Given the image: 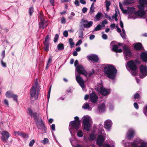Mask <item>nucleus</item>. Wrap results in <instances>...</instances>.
<instances>
[{
	"instance_id": "f257e3e1",
	"label": "nucleus",
	"mask_w": 147,
	"mask_h": 147,
	"mask_svg": "<svg viewBox=\"0 0 147 147\" xmlns=\"http://www.w3.org/2000/svg\"><path fill=\"white\" fill-rule=\"evenodd\" d=\"M104 71L106 76L112 80L115 78L117 72L115 68L109 64L105 65Z\"/></svg>"
},
{
	"instance_id": "f03ea898",
	"label": "nucleus",
	"mask_w": 147,
	"mask_h": 147,
	"mask_svg": "<svg viewBox=\"0 0 147 147\" xmlns=\"http://www.w3.org/2000/svg\"><path fill=\"white\" fill-rule=\"evenodd\" d=\"M40 87L37 82H35L34 84L31 87L30 95L31 98H34L35 100L37 99L40 91Z\"/></svg>"
},
{
	"instance_id": "7ed1b4c3",
	"label": "nucleus",
	"mask_w": 147,
	"mask_h": 147,
	"mask_svg": "<svg viewBox=\"0 0 147 147\" xmlns=\"http://www.w3.org/2000/svg\"><path fill=\"white\" fill-rule=\"evenodd\" d=\"M83 123L84 129L87 131L90 130L91 125L92 123L91 117L88 115L84 116L83 117Z\"/></svg>"
},
{
	"instance_id": "20e7f679",
	"label": "nucleus",
	"mask_w": 147,
	"mask_h": 147,
	"mask_svg": "<svg viewBox=\"0 0 147 147\" xmlns=\"http://www.w3.org/2000/svg\"><path fill=\"white\" fill-rule=\"evenodd\" d=\"M74 119L76 120L75 121H71L69 123V126L70 128L69 129V130L71 135H72V129H74L78 130L80 125V122L79 120L78 117L76 116L74 117Z\"/></svg>"
},
{
	"instance_id": "39448f33",
	"label": "nucleus",
	"mask_w": 147,
	"mask_h": 147,
	"mask_svg": "<svg viewBox=\"0 0 147 147\" xmlns=\"http://www.w3.org/2000/svg\"><path fill=\"white\" fill-rule=\"evenodd\" d=\"M126 66V67L127 66L131 70V73L133 76H135L137 74L138 72L137 67L135 62L133 60H131L128 61Z\"/></svg>"
},
{
	"instance_id": "423d86ee",
	"label": "nucleus",
	"mask_w": 147,
	"mask_h": 147,
	"mask_svg": "<svg viewBox=\"0 0 147 147\" xmlns=\"http://www.w3.org/2000/svg\"><path fill=\"white\" fill-rule=\"evenodd\" d=\"M95 89L99 93L104 96L109 95L111 92L110 89L105 88L103 86L102 84H98L95 88Z\"/></svg>"
},
{
	"instance_id": "0eeeda50",
	"label": "nucleus",
	"mask_w": 147,
	"mask_h": 147,
	"mask_svg": "<svg viewBox=\"0 0 147 147\" xmlns=\"http://www.w3.org/2000/svg\"><path fill=\"white\" fill-rule=\"evenodd\" d=\"M34 120L37 128L41 130L42 131L45 132L46 131V128L42 120L38 117Z\"/></svg>"
},
{
	"instance_id": "6e6552de",
	"label": "nucleus",
	"mask_w": 147,
	"mask_h": 147,
	"mask_svg": "<svg viewBox=\"0 0 147 147\" xmlns=\"http://www.w3.org/2000/svg\"><path fill=\"white\" fill-rule=\"evenodd\" d=\"M123 53L125 59V60L129 59L132 55L130 48L126 45L123 46Z\"/></svg>"
},
{
	"instance_id": "1a4fd4ad",
	"label": "nucleus",
	"mask_w": 147,
	"mask_h": 147,
	"mask_svg": "<svg viewBox=\"0 0 147 147\" xmlns=\"http://www.w3.org/2000/svg\"><path fill=\"white\" fill-rule=\"evenodd\" d=\"M140 77L141 78H143L147 75V67L146 65L144 66L142 65L140 67Z\"/></svg>"
},
{
	"instance_id": "9d476101",
	"label": "nucleus",
	"mask_w": 147,
	"mask_h": 147,
	"mask_svg": "<svg viewBox=\"0 0 147 147\" xmlns=\"http://www.w3.org/2000/svg\"><path fill=\"white\" fill-rule=\"evenodd\" d=\"M76 69L79 74H83L85 76L87 77L88 73L85 71L84 68L81 65H78L76 67Z\"/></svg>"
},
{
	"instance_id": "9b49d317",
	"label": "nucleus",
	"mask_w": 147,
	"mask_h": 147,
	"mask_svg": "<svg viewBox=\"0 0 147 147\" xmlns=\"http://www.w3.org/2000/svg\"><path fill=\"white\" fill-rule=\"evenodd\" d=\"M76 80L77 82L79 84L82 88L83 89L85 87L84 83V81L80 75L78 73H76Z\"/></svg>"
},
{
	"instance_id": "f8f14e48",
	"label": "nucleus",
	"mask_w": 147,
	"mask_h": 147,
	"mask_svg": "<svg viewBox=\"0 0 147 147\" xmlns=\"http://www.w3.org/2000/svg\"><path fill=\"white\" fill-rule=\"evenodd\" d=\"M81 24L83 25L85 28H90L92 25L93 22L92 21H88L87 20H85L84 19H82L80 22Z\"/></svg>"
},
{
	"instance_id": "ddd939ff",
	"label": "nucleus",
	"mask_w": 147,
	"mask_h": 147,
	"mask_svg": "<svg viewBox=\"0 0 147 147\" xmlns=\"http://www.w3.org/2000/svg\"><path fill=\"white\" fill-rule=\"evenodd\" d=\"M2 137L1 139L4 142H7L9 137V133L5 131H3L1 133Z\"/></svg>"
},
{
	"instance_id": "4468645a",
	"label": "nucleus",
	"mask_w": 147,
	"mask_h": 147,
	"mask_svg": "<svg viewBox=\"0 0 147 147\" xmlns=\"http://www.w3.org/2000/svg\"><path fill=\"white\" fill-rule=\"evenodd\" d=\"M139 4L137 5L138 9H145V5H147V0H139Z\"/></svg>"
},
{
	"instance_id": "2eb2a0df",
	"label": "nucleus",
	"mask_w": 147,
	"mask_h": 147,
	"mask_svg": "<svg viewBox=\"0 0 147 147\" xmlns=\"http://www.w3.org/2000/svg\"><path fill=\"white\" fill-rule=\"evenodd\" d=\"M105 140V138L102 135H100L98 136L96 140V144L100 146H102Z\"/></svg>"
},
{
	"instance_id": "dca6fc26",
	"label": "nucleus",
	"mask_w": 147,
	"mask_h": 147,
	"mask_svg": "<svg viewBox=\"0 0 147 147\" xmlns=\"http://www.w3.org/2000/svg\"><path fill=\"white\" fill-rule=\"evenodd\" d=\"M135 8L133 7H128L127 10V13L128 14L131 13L129 15V17L128 18H132L134 19H135L136 18V16H133L132 13L134 12L135 10Z\"/></svg>"
},
{
	"instance_id": "f3484780",
	"label": "nucleus",
	"mask_w": 147,
	"mask_h": 147,
	"mask_svg": "<svg viewBox=\"0 0 147 147\" xmlns=\"http://www.w3.org/2000/svg\"><path fill=\"white\" fill-rule=\"evenodd\" d=\"M48 23L47 20H41L40 21L39 25V27L40 28L42 29L45 28L48 26Z\"/></svg>"
},
{
	"instance_id": "a211bd4d",
	"label": "nucleus",
	"mask_w": 147,
	"mask_h": 147,
	"mask_svg": "<svg viewBox=\"0 0 147 147\" xmlns=\"http://www.w3.org/2000/svg\"><path fill=\"white\" fill-rule=\"evenodd\" d=\"M98 98V97L94 92H92L90 94V99L91 102L92 103H96L97 102Z\"/></svg>"
},
{
	"instance_id": "6ab92c4d",
	"label": "nucleus",
	"mask_w": 147,
	"mask_h": 147,
	"mask_svg": "<svg viewBox=\"0 0 147 147\" xmlns=\"http://www.w3.org/2000/svg\"><path fill=\"white\" fill-rule=\"evenodd\" d=\"M112 125V122L109 119L107 120L104 123V127L108 131H109L110 130Z\"/></svg>"
},
{
	"instance_id": "aec40b11",
	"label": "nucleus",
	"mask_w": 147,
	"mask_h": 147,
	"mask_svg": "<svg viewBox=\"0 0 147 147\" xmlns=\"http://www.w3.org/2000/svg\"><path fill=\"white\" fill-rule=\"evenodd\" d=\"M88 59L90 60L93 61L95 62H97L99 59L97 55L94 54H91L87 57Z\"/></svg>"
},
{
	"instance_id": "412c9836",
	"label": "nucleus",
	"mask_w": 147,
	"mask_h": 147,
	"mask_svg": "<svg viewBox=\"0 0 147 147\" xmlns=\"http://www.w3.org/2000/svg\"><path fill=\"white\" fill-rule=\"evenodd\" d=\"M135 13V15L141 17H144L145 15L146 12L145 9H140Z\"/></svg>"
},
{
	"instance_id": "4be33fe9",
	"label": "nucleus",
	"mask_w": 147,
	"mask_h": 147,
	"mask_svg": "<svg viewBox=\"0 0 147 147\" xmlns=\"http://www.w3.org/2000/svg\"><path fill=\"white\" fill-rule=\"evenodd\" d=\"M135 134V131L132 129H129L127 134V138L129 139H130L133 137Z\"/></svg>"
},
{
	"instance_id": "5701e85b",
	"label": "nucleus",
	"mask_w": 147,
	"mask_h": 147,
	"mask_svg": "<svg viewBox=\"0 0 147 147\" xmlns=\"http://www.w3.org/2000/svg\"><path fill=\"white\" fill-rule=\"evenodd\" d=\"M28 113L30 115L31 117H33L34 120L38 117L36 113H33L32 110L30 108L28 109Z\"/></svg>"
},
{
	"instance_id": "b1692460",
	"label": "nucleus",
	"mask_w": 147,
	"mask_h": 147,
	"mask_svg": "<svg viewBox=\"0 0 147 147\" xmlns=\"http://www.w3.org/2000/svg\"><path fill=\"white\" fill-rule=\"evenodd\" d=\"M141 59L144 62L147 61V51H146L142 53L140 56Z\"/></svg>"
},
{
	"instance_id": "393cba45",
	"label": "nucleus",
	"mask_w": 147,
	"mask_h": 147,
	"mask_svg": "<svg viewBox=\"0 0 147 147\" xmlns=\"http://www.w3.org/2000/svg\"><path fill=\"white\" fill-rule=\"evenodd\" d=\"M105 106L104 103H102L99 105L98 107V110L99 112L102 113L105 110Z\"/></svg>"
},
{
	"instance_id": "a878e982",
	"label": "nucleus",
	"mask_w": 147,
	"mask_h": 147,
	"mask_svg": "<svg viewBox=\"0 0 147 147\" xmlns=\"http://www.w3.org/2000/svg\"><path fill=\"white\" fill-rule=\"evenodd\" d=\"M142 142H144V141L140 139H138L134 140L133 142L131 143V144L132 146L137 147L139 144L140 143L141 144Z\"/></svg>"
},
{
	"instance_id": "bb28decb",
	"label": "nucleus",
	"mask_w": 147,
	"mask_h": 147,
	"mask_svg": "<svg viewBox=\"0 0 147 147\" xmlns=\"http://www.w3.org/2000/svg\"><path fill=\"white\" fill-rule=\"evenodd\" d=\"M102 16L103 14L101 13L98 12L95 16L94 20L96 21H99L100 19L102 17Z\"/></svg>"
},
{
	"instance_id": "cd10ccee",
	"label": "nucleus",
	"mask_w": 147,
	"mask_h": 147,
	"mask_svg": "<svg viewBox=\"0 0 147 147\" xmlns=\"http://www.w3.org/2000/svg\"><path fill=\"white\" fill-rule=\"evenodd\" d=\"M134 47L136 50H139L142 49V45L140 43H137L135 45Z\"/></svg>"
},
{
	"instance_id": "c85d7f7f",
	"label": "nucleus",
	"mask_w": 147,
	"mask_h": 147,
	"mask_svg": "<svg viewBox=\"0 0 147 147\" xmlns=\"http://www.w3.org/2000/svg\"><path fill=\"white\" fill-rule=\"evenodd\" d=\"M95 7H94V3H93L91 5L90 8V11L89 13L90 15L92 14L94 12V9Z\"/></svg>"
},
{
	"instance_id": "c756f323",
	"label": "nucleus",
	"mask_w": 147,
	"mask_h": 147,
	"mask_svg": "<svg viewBox=\"0 0 147 147\" xmlns=\"http://www.w3.org/2000/svg\"><path fill=\"white\" fill-rule=\"evenodd\" d=\"M82 107L84 109H87L88 110H91L92 109V108L90 107L89 105L87 103H84L82 106Z\"/></svg>"
},
{
	"instance_id": "7c9ffc66",
	"label": "nucleus",
	"mask_w": 147,
	"mask_h": 147,
	"mask_svg": "<svg viewBox=\"0 0 147 147\" xmlns=\"http://www.w3.org/2000/svg\"><path fill=\"white\" fill-rule=\"evenodd\" d=\"M133 0H125L124 1L123 4L124 5H128L133 3Z\"/></svg>"
},
{
	"instance_id": "2f4dec72",
	"label": "nucleus",
	"mask_w": 147,
	"mask_h": 147,
	"mask_svg": "<svg viewBox=\"0 0 147 147\" xmlns=\"http://www.w3.org/2000/svg\"><path fill=\"white\" fill-rule=\"evenodd\" d=\"M52 57L51 56H50L48 59L47 61L46 69H48L50 66V64H51L52 63Z\"/></svg>"
},
{
	"instance_id": "473e14b6",
	"label": "nucleus",
	"mask_w": 147,
	"mask_h": 147,
	"mask_svg": "<svg viewBox=\"0 0 147 147\" xmlns=\"http://www.w3.org/2000/svg\"><path fill=\"white\" fill-rule=\"evenodd\" d=\"M13 94V93L11 91H7L5 94L6 96L8 98H11Z\"/></svg>"
},
{
	"instance_id": "72a5a7b5",
	"label": "nucleus",
	"mask_w": 147,
	"mask_h": 147,
	"mask_svg": "<svg viewBox=\"0 0 147 147\" xmlns=\"http://www.w3.org/2000/svg\"><path fill=\"white\" fill-rule=\"evenodd\" d=\"M69 42L70 44V47L72 48L74 46V43L73 42V40L71 38H69Z\"/></svg>"
},
{
	"instance_id": "f704fd0d",
	"label": "nucleus",
	"mask_w": 147,
	"mask_h": 147,
	"mask_svg": "<svg viewBox=\"0 0 147 147\" xmlns=\"http://www.w3.org/2000/svg\"><path fill=\"white\" fill-rule=\"evenodd\" d=\"M98 131L100 134H103L104 133V131L103 128V125H100L99 127L98 128Z\"/></svg>"
},
{
	"instance_id": "c9c22d12",
	"label": "nucleus",
	"mask_w": 147,
	"mask_h": 147,
	"mask_svg": "<svg viewBox=\"0 0 147 147\" xmlns=\"http://www.w3.org/2000/svg\"><path fill=\"white\" fill-rule=\"evenodd\" d=\"M102 26L100 24H98L95 28V29L94 30L93 32L95 31H97L101 30L102 28Z\"/></svg>"
},
{
	"instance_id": "e433bc0d",
	"label": "nucleus",
	"mask_w": 147,
	"mask_h": 147,
	"mask_svg": "<svg viewBox=\"0 0 147 147\" xmlns=\"http://www.w3.org/2000/svg\"><path fill=\"white\" fill-rule=\"evenodd\" d=\"M57 48L59 50H62L64 49V46L63 44L60 43L57 45Z\"/></svg>"
},
{
	"instance_id": "4c0bfd02",
	"label": "nucleus",
	"mask_w": 147,
	"mask_h": 147,
	"mask_svg": "<svg viewBox=\"0 0 147 147\" xmlns=\"http://www.w3.org/2000/svg\"><path fill=\"white\" fill-rule=\"evenodd\" d=\"M20 136L23 138H28V136L27 134L26 133H24L22 132H21Z\"/></svg>"
},
{
	"instance_id": "58836bf2",
	"label": "nucleus",
	"mask_w": 147,
	"mask_h": 147,
	"mask_svg": "<svg viewBox=\"0 0 147 147\" xmlns=\"http://www.w3.org/2000/svg\"><path fill=\"white\" fill-rule=\"evenodd\" d=\"M45 45V47L44 48V50L45 51H48L49 50V43H44Z\"/></svg>"
},
{
	"instance_id": "ea45409f",
	"label": "nucleus",
	"mask_w": 147,
	"mask_h": 147,
	"mask_svg": "<svg viewBox=\"0 0 147 147\" xmlns=\"http://www.w3.org/2000/svg\"><path fill=\"white\" fill-rule=\"evenodd\" d=\"M77 136L79 137H82L83 136V133L82 131L81 130H79L77 133Z\"/></svg>"
},
{
	"instance_id": "a19ab883",
	"label": "nucleus",
	"mask_w": 147,
	"mask_h": 147,
	"mask_svg": "<svg viewBox=\"0 0 147 147\" xmlns=\"http://www.w3.org/2000/svg\"><path fill=\"white\" fill-rule=\"evenodd\" d=\"M50 39V37L49 35H47L46 37L45 41L44 42V43H49V41Z\"/></svg>"
},
{
	"instance_id": "79ce46f5",
	"label": "nucleus",
	"mask_w": 147,
	"mask_h": 147,
	"mask_svg": "<svg viewBox=\"0 0 147 147\" xmlns=\"http://www.w3.org/2000/svg\"><path fill=\"white\" fill-rule=\"evenodd\" d=\"M139 147H147V143L145 142H142Z\"/></svg>"
},
{
	"instance_id": "37998d69",
	"label": "nucleus",
	"mask_w": 147,
	"mask_h": 147,
	"mask_svg": "<svg viewBox=\"0 0 147 147\" xmlns=\"http://www.w3.org/2000/svg\"><path fill=\"white\" fill-rule=\"evenodd\" d=\"M95 136L94 134H91L89 136V139L90 140H93L95 138Z\"/></svg>"
},
{
	"instance_id": "c03bdc74",
	"label": "nucleus",
	"mask_w": 147,
	"mask_h": 147,
	"mask_svg": "<svg viewBox=\"0 0 147 147\" xmlns=\"http://www.w3.org/2000/svg\"><path fill=\"white\" fill-rule=\"evenodd\" d=\"M118 48V47L117 45H113L112 50L113 51L116 52Z\"/></svg>"
},
{
	"instance_id": "a18cd8bd",
	"label": "nucleus",
	"mask_w": 147,
	"mask_h": 147,
	"mask_svg": "<svg viewBox=\"0 0 147 147\" xmlns=\"http://www.w3.org/2000/svg\"><path fill=\"white\" fill-rule=\"evenodd\" d=\"M143 112L144 115L147 117V105L144 108Z\"/></svg>"
},
{
	"instance_id": "49530a36",
	"label": "nucleus",
	"mask_w": 147,
	"mask_h": 147,
	"mask_svg": "<svg viewBox=\"0 0 147 147\" xmlns=\"http://www.w3.org/2000/svg\"><path fill=\"white\" fill-rule=\"evenodd\" d=\"M49 142V140L47 138H44V140L42 141L41 142L44 144H46Z\"/></svg>"
},
{
	"instance_id": "de8ad7c7",
	"label": "nucleus",
	"mask_w": 147,
	"mask_h": 147,
	"mask_svg": "<svg viewBox=\"0 0 147 147\" xmlns=\"http://www.w3.org/2000/svg\"><path fill=\"white\" fill-rule=\"evenodd\" d=\"M75 14L73 12H71L70 13V15L68 17V19L69 20H71L73 19V17L75 16Z\"/></svg>"
},
{
	"instance_id": "09e8293b",
	"label": "nucleus",
	"mask_w": 147,
	"mask_h": 147,
	"mask_svg": "<svg viewBox=\"0 0 147 147\" xmlns=\"http://www.w3.org/2000/svg\"><path fill=\"white\" fill-rule=\"evenodd\" d=\"M107 23L108 22L107 20H105L102 21L101 25L102 26V27H104L105 26V24H107Z\"/></svg>"
},
{
	"instance_id": "8fccbe9b",
	"label": "nucleus",
	"mask_w": 147,
	"mask_h": 147,
	"mask_svg": "<svg viewBox=\"0 0 147 147\" xmlns=\"http://www.w3.org/2000/svg\"><path fill=\"white\" fill-rule=\"evenodd\" d=\"M104 33V32H102V38L103 39L106 40L107 39V36L106 34Z\"/></svg>"
},
{
	"instance_id": "3c124183",
	"label": "nucleus",
	"mask_w": 147,
	"mask_h": 147,
	"mask_svg": "<svg viewBox=\"0 0 147 147\" xmlns=\"http://www.w3.org/2000/svg\"><path fill=\"white\" fill-rule=\"evenodd\" d=\"M22 131H14V135L16 136H20Z\"/></svg>"
},
{
	"instance_id": "603ef678",
	"label": "nucleus",
	"mask_w": 147,
	"mask_h": 147,
	"mask_svg": "<svg viewBox=\"0 0 147 147\" xmlns=\"http://www.w3.org/2000/svg\"><path fill=\"white\" fill-rule=\"evenodd\" d=\"M78 32L79 33V37L80 38H83V32L82 31H79Z\"/></svg>"
},
{
	"instance_id": "864d4df0",
	"label": "nucleus",
	"mask_w": 147,
	"mask_h": 147,
	"mask_svg": "<svg viewBox=\"0 0 147 147\" xmlns=\"http://www.w3.org/2000/svg\"><path fill=\"white\" fill-rule=\"evenodd\" d=\"M17 97L18 96L17 95L14 94H13L12 96V98L13 100L16 102H17Z\"/></svg>"
},
{
	"instance_id": "5fc2aeb1",
	"label": "nucleus",
	"mask_w": 147,
	"mask_h": 147,
	"mask_svg": "<svg viewBox=\"0 0 147 147\" xmlns=\"http://www.w3.org/2000/svg\"><path fill=\"white\" fill-rule=\"evenodd\" d=\"M33 11V8L32 7H30L29 9V13L30 16L32 15Z\"/></svg>"
},
{
	"instance_id": "6e6d98bb",
	"label": "nucleus",
	"mask_w": 147,
	"mask_h": 147,
	"mask_svg": "<svg viewBox=\"0 0 147 147\" xmlns=\"http://www.w3.org/2000/svg\"><path fill=\"white\" fill-rule=\"evenodd\" d=\"M61 22L63 24H65L66 23V20L65 18L63 17L61 19Z\"/></svg>"
},
{
	"instance_id": "4d7b16f0",
	"label": "nucleus",
	"mask_w": 147,
	"mask_h": 147,
	"mask_svg": "<svg viewBox=\"0 0 147 147\" xmlns=\"http://www.w3.org/2000/svg\"><path fill=\"white\" fill-rule=\"evenodd\" d=\"M58 37L59 35L57 34H55L54 39V41L55 42H57Z\"/></svg>"
},
{
	"instance_id": "13d9d810",
	"label": "nucleus",
	"mask_w": 147,
	"mask_h": 147,
	"mask_svg": "<svg viewBox=\"0 0 147 147\" xmlns=\"http://www.w3.org/2000/svg\"><path fill=\"white\" fill-rule=\"evenodd\" d=\"M35 143V141L34 140H31L29 144V146L30 147L32 146L34 143Z\"/></svg>"
},
{
	"instance_id": "bf43d9fd",
	"label": "nucleus",
	"mask_w": 147,
	"mask_h": 147,
	"mask_svg": "<svg viewBox=\"0 0 147 147\" xmlns=\"http://www.w3.org/2000/svg\"><path fill=\"white\" fill-rule=\"evenodd\" d=\"M105 3L106 7H109L111 5L110 2L107 0H106L105 1Z\"/></svg>"
},
{
	"instance_id": "052dcab7",
	"label": "nucleus",
	"mask_w": 147,
	"mask_h": 147,
	"mask_svg": "<svg viewBox=\"0 0 147 147\" xmlns=\"http://www.w3.org/2000/svg\"><path fill=\"white\" fill-rule=\"evenodd\" d=\"M85 28L83 26V25L82 24H81V25L80 26V28L79 29V31H82L83 30H84V28Z\"/></svg>"
},
{
	"instance_id": "680f3d73",
	"label": "nucleus",
	"mask_w": 147,
	"mask_h": 147,
	"mask_svg": "<svg viewBox=\"0 0 147 147\" xmlns=\"http://www.w3.org/2000/svg\"><path fill=\"white\" fill-rule=\"evenodd\" d=\"M94 71L93 70H92V71L90 72L88 74V76L89 77H90L92 76V75L94 74Z\"/></svg>"
},
{
	"instance_id": "e2e57ef3",
	"label": "nucleus",
	"mask_w": 147,
	"mask_h": 147,
	"mask_svg": "<svg viewBox=\"0 0 147 147\" xmlns=\"http://www.w3.org/2000/svg\"><path fill=\"white\" fill-rule=\"evenodd\" d=\"M63 35L64 36L67 37L68 36V32L67 31H65L63 33Z\"/></svg>"
},
{
	"instance_id": "0e129e2a",
	"label": "nucleus",
	"mask_w": 147,
	"mask_h": 147,
	"mask_svg": "<svg viewBox=\"0 0 147 147\" xmlns=\"http://www.w3.org/2000/svg\"><path fill=\"white\" fill-rule=\"evenodd\" d=\"M87 10H88V9L86 7H84L82 9V11L83 13H84L87 11Z\"/></svg>"
},
{
	"instance_id": "69168bd1",
	"label": "nucleus",
	"mask_w": 147,
	"mask_h": 147,
	"mask_svg": "<svg viewBox=\"0 0 147 147\" xmlns=\"http://www.w3.org/2000/svg\"><path fill=\"white\" fill-rule=\"evenodd\" d=\"M120 34L123 38H125V36L126 35L125 33L122 32V33H121Z\"/></svg>"
},
{
	"instance_id": "338daca9",
	"label": "nucleus",
	"mask_w": 147,
	"mask_h": 147,
	"mask_svg": "<svg viewBox=\"0 0 147 147\" xmlns=\"http://www.w3.org/2000/svg\"><path fill=\"white\" fill-rule=\"evenodd\" d=\"M134 106L135 109H138L139 108L138 105L136 102H135L134 104Z\"/></svg>"
},
{
	"instance_id": "774afa93",
	"label": "nucleus",
	"mask_w": 147,
	"mask_h": 147,
	"mask_svg": "<svg viewBox=\"0 0 147 147\" xmlns=\"http://www.w3.org/2000/svg\"><path fill=\"white\" fill-rule=\"evenodd\" d=\"M109 109L110 110H112L113 109V105L109 104Z\"/></svg>"
}]
</instances>
